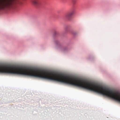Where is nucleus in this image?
I'll list each match as a JSON object with an SVG mask.
<instances>
[{
  "mask_svg": "<svg viewBox=\"0 0 120 120\" xmlns=\"http://www.w3.org/2000/svg\"><path fill=\"white\" fill-rule=\"evenodd\" d=\"M54 42H55V43L56 44V43H58V41H55Z\"/></svg>",
  "mask_w": 120,
  "mask_h": 120,
  "instance_id": "4",
  "label": "nucleus"
},
{
  "mask_svg": "<svg viewBox=\"0 0 120 120\" xmlns=\"http://www.w3.org/2000/svg\"><path fill=\"white\" fill-rule=\"evenodd\" d=\"M38 0H34L33 1V2L34 5H36L38 4Z\"/></svg>",
  "mask_w": 120,
  "mask_h": 120,
  "instance_id": "3",
  "label": "nucleus"
},
{
  "mask_svg": "<svg viewBox=\"0 0 120 120\" xmlns=\"http://www.w3.org/2000/svg\"><path fill=\"white\" fill-rule=\"evenodd\" d=\"M74 11H72L67 14L65 16V18L67 19L70 20L72 17L73 15L74 14Z\"/></svg>",
  "mask_w": 120,
  "mask_h": 120,
  "instance_id": "2",
  "label": "nucleus"
},
{
  "mask_svg": "<svg viewBox=\"0 0 120 120\" xmlns=\"http://www.w3.org/2000/svg\"><path fill=\"white\" fill-rule=\"evenodd\" d=\"M19 4H22L21 0H0V9L13 8Z\"/></svg>",
  "mask_w": 120,
  "mask_h": 120,
  "instance_id": "1",
  "label": "nucleus"
}]
</instances>
